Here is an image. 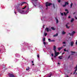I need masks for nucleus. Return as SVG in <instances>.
<instances>
[{"label": "nucleus", "mask_w": 77, "mask_h": 77, "mask_svg": "<svg viewBox=\"0 0 77 77\" xmlns=\"http://www.w3.org/2000/svg\"><path fill=\"white\" fill-rule=\"evenodd\" d=\"M51 5H52V4L51 3H48V2H47L46 3V6L47 8L48 7V6H50Z\"/></svg>", "instance_id": "nucleus-1"}, {"label": "nucleus", "mask_w": 77, "mask_h": 77, "mask_svg": "<svg viewBox=\"0 0 77 77\" xmlns=\"http://www.w3.org/2000/svg\"><path fill=\"white\" fill-rule=\"evenodd\" d=\"M18 12L23 14L24 13V11H21L20 10H18Z\"/></svg>", "instance_id": "nucleus-2"}, {"label": "nucleus", "mask_w": 77, "mask_h": 77, "mask_svg": "<svg viewBox=\"0 0 77 77\" xmlns=\"http://www.w3.org/2000/svg\"><path fill=\"white\" fill-rule=\"evenodd\" d=\"M65 11L66 12H67V13L64 12V15L66 16V15H67V14H68V13H69V12L68 11V9H66L65 10Z\"/></svg>", "instance_id": "nucleus-3"}, {"label": "nucleus", "mask_w": 77, "mask_h": 77, "mask_svg": "<svg viewBox=\"0 0 77 77\" xmlns=\"http://www.w3.org/2000/svg\"><path fill=\"white\" fill-rule=\"evenodd\" d=\"M9 75L10 77H15V76H14V74H9Z\"/></svg>", "instance_id": "nucleus-4"}, {"label": "nucleus", "mask_w": 77, "mask_h": 77, "mask_svg": "<svg viewBox=\"0 0 77 77\" xmlns=\"http://www.w3.org/2000/svg\"><path fill=\"white\" fill-rule=\"evenodd\" d=\"M54 53H55V55H56V56H58V55L59 53V52H57L56 51H55Z\"/></svg>", "instance_id": "nucleus-5"}, {"label": "nucleus", "mask_w": 77, "mask_h": 77, "mask_svg": "<svg viewBox=\"0 0 77 77\" xmlns=\"http://www.w3.org/2000/svg\"><path fill=\"white\" fill-rule=\"evenodd\" d=\"M74 33H75V31H73L72 34H70V33H69V34L70 35V36H72Z\"/></svg>", "instance_id": "nucleus-6"}, {"label": "nucleus", "mask_w": 77, "mask_h": 77, "mask_svg": "<svg viewBox=\"0 0 77 77\" xmlns=\"http://www.w3.org/2000/svg\"><path fill=\"white\" fill-rule=\"evenodd\" d=\"M68 5V2H65V4L63 5V7H65L66 6V5Z\"/></svg>", "instance_id": "nucleus-7"}, {"label": "nucleus", "mask_w": 77, "mask_h": 77, "mask_svg": "<svg viewBox=\"0 0 77 77\" xmlns=\"http://www.w3.org/2000/svg\"><path fill=\"white\" fill-rule=\"evenodd\" d=\"M75 72L73 73L74 74H75V72H76V71H77V65L75 67Z\"/></svg>", "instance_id": "nucleus-8"}, {"label": "nucleus", "mask_w": 77, "mask_h": 77, "mask_svg": "<svg viewBox=\"0 0 77 77\" xmlns=\"http://www.w3.org/2000/svg\"><path fill=\"white\" fill-rule=\"evenodd\" d=\"M56 47L55 46H54L53 50L54 51H56Z\"/></svg>", "instance_id": "nucleus-9"}, {"label": "nucleus", "mask_w": 77, "mask_h": 77, "mask_svg": "<svg viewBox=\"0 0 77 77\" xmlns=\"http://www.w3.org/2000/svg\"><path fill=\"white\" fill-rule=\"evenodd\" d=\"M48 41L49 42H53V41H54V40H51V39L50 38L48 39Z\"/></svg>", "instance_id": "nucleus-10"}, {"label": "nucleus", "mask_w": 77, "mask_h": 77, "mask_svg": "<svg viewBox=\"0 0 77 77\" xmlns=\"http://www.w3.org/2000/svg\"><path fill=\"white\" fill-rule=\"evenodd\" d=\"M73 45H74V42H71V46H73Z\"/></svg>", "instance_id": "nucleus-11"}, {"label": "nucleus", "mask_w": 77, "mask_h": 77, "mask_svg": "<svg viewBox=\"0 0 77 77\" xmlns=\"http://www.w3.org/2000/svg\"><path fill=\"white\" fill-rule=\"evenodd\" d=\"M62 48H63V47H61L60 48H58V49L59 51H60V50H61L62 49Z\"/></svg>", "instance_id": "nucleus-12"}, {"label": "nucleus", "mask_w": 77, "mask_h": 77, "mask_svg": "<svg viewBox=\"0 0 77 77\" xmlns=\"http://www.w3.org/2000/svg\"><path fill=\"white\" fill-rule=\"evenodd\" d=\"M58 35V34L57 33L56 34L54 35H53L54 37H56V36H57Z\"/></svg>", "instance_id": "nucleus-13"}, {"label": "nucleus", "mask_w": 77, "mask_h": 77, "mask_svg": "<svg viewBox=\"0 0 77 77\" xmlns=\"http://www.w3.org/2000/svg\"><path fill=\"white\" fill-rule=\"evenodd\" d=\"M45 30H46V31L48 32L49 31V29H48V28H46Z\"/></svg>", "instance_id": "nucleus-14"}, {"label": "nucleus", "mask_w": 77, "mask_h": 77, "mask_svg": "<svg viewBox=\"0 0 77 77\" xmlns=\"http://www.w3.org/2000/svg\"><path fill=\"white\" fill-rule=\"evenodd\" d=\"M55 19L57 21V23H58V22H59V21L58 20H57V18L56 17Z\"/></svg>", "instance_id": "nucleus-15"}, {"label": "nucleus", "mask_w": 77, "mask_h": 77, "mask_svg": "<svg viewBox=\"0 0 77 77\" xmlns=\"http://www.w3.org/2000/svg\"><path fill=\"white\" fill-rule=\"evenodd\" d=\"M74 19L72 18L71 20V22L72 23V22H73L74 21Z\"/></svg>", "instance_id": "nucleus-16"}, {"label": "nucleus", "mask_w": 77, "mask_h": 77, "mask_svg": "<svg viewBox=\"0 0 77 77\" xmlns=\"http://www.w3.org/2000/svg\"><path fill=\"white\" fill-rule=\"evenodd\" d=\"M59 58L60 59H62V56H61L59 57Z\"/></svg>", "instance_id": "nucleus-17"}, {"label": "nucleus", "mask_w": 77, "mask_h": 77, "mask_svg": "<svg viewBox=\"0 0 77 77\" xmlns=\"http://www.w3.org/2000/svg\"><path fill=\"white\" fill-rule=\"evenodd\" d=\"M24 3H26V4H27V3L26 2H23L22 4L21 5V6H22V5H23V4H24Z\"/></svg>", "instance_id": "nucleus-18"}, {"label": "nucleus", "mask_w": 77, "mask_h": 77, "mask_svg": "<svg viewBox=\"0 0 77 77\" xmlns=\"http://www.w3.org/2000/svg\"><path fill=\"white\" fill-rule=\"evenodd\" d=\"M66 33V32H64V31H63L62 32L63 35H64V34H65Z\"/></svg>", "instance_id": "nucleus-19"}, {"label": "nucleus", "mask_w": 77, "mask_h": 77, "mask_svg": "<svg viewBox=\"0 0 77 77\" xmlns=\"http://www.w3.org/2000/svg\"><path fill=\"white\" fill-rule=\"evenodd\" d=\"M71 53H72V54L73 55L74 53H75V52H72V51H71Z\"/></svg>", "instance_id": "nucleus-20"}, {"label": "nucleus", "mask_w": 77, "mask_h": 77, "mask_svg": "<svg viewBox=\"0 0 77 77\" xmlns=\"http://www.w3.org/2000/svg\"><path fill=\"white\" fill-rule=\"evenodd\" d=\"M51 29L53 30H55V29H54V27H51Z\"/></svg>", "instance_id": "nucleus-21"}, {"label": "nucleus", "mask_w": 77, "mask_h": 77, "mask_svg": "<svg viewBox=\"0 0 77 77\" xmlns=\"http://www.w3.org/2000/svg\"><path fill=\"white\" fill-rule=\"evenodd\" d=\"M66 27L67 29H69V27L67 25H66Z\"/></svg>", "instance_id": "nucleus-22"}, {"label": "nucleus", "mask_w": 77, "mask_h": 77, "mask_svg": "<svg viewBox=\"0 0 77 77\" xmlns=\"http://www.w3.org/2000/svg\"><path fill=\"white\" fill-rule=\"evenodd\" d=\"M29 69V67H28L26 69V71H28Z\"/></svg>", "instance_id": "nucleus-23"}, {"label": "nucleus", "mask_w": 77, "mask_h": 77, "mask_svg": "<svg viewBox=\"0 0 77 77\" xmlns=\"http://www.w3.org/2000/svg\"><path fill=\"white\" fill-rule=\"evenodd\" d=\"M72 3H71V4L70 5V6H71V8H72Z\"/></svg>", "instance_id": "nucleus-24"}, {"label": "nucleus", "mask_w": 77, "mask_h": 77, "mask_svg": "<svg viewBox=\"0 0 77 77\" xmlns=\"http://www.w3.org/2000/svg\"><path fill=\"white\" fill-rule=\"evenodd\" d=\"M45 41V38H44L43 39V42H44Z\"/></svg>", "instance_id": "nucleus-25"}, {"label": "nucleus", "mask_w": 77, "mask_h": 77, "mask_svg": "<svg viewBox=\"0 0 77 77\" xmlns=\"http://www.w3.org/2000/svg\"><path fill=\"white\" fill-rule=\"evenodd\" d=\"M45 34V36H46L47 35V33H45L44 34Z\"/></svg>", "instance_id": "nucleus-26"}, {"label": "nucleus", "mask_w": 77, "mask_h": 77, "mask_svg": "<svg viewBox=\"0 0 77 77\" xmlns=\"http://www.w3.org/2000/svg\"><path fill=\"white\" fill-rule=\"evenodd\" d=\"M26 6H25L24 7V8H22V9H25V8H26Z\"/></svg>", "instance_id": "nucleus-27"}, {"label": "nucleus", "mask_w": 77, "mask_h": 77, "mask_svg": "<svg viewBox=\"0 0 77 77\" xmlns=\"http://www.w3.org/2000/svg\"><path fill=\"white\" fill-rule=\"evenodd\" d=\"M43 43L44 45H45V44H46V43L45 42H44Z\"/></svg>", "instance_id": "nucleus-28"}, {"label": "nucleus", "mask_w": 77, "mask_h": 77, "mask_svg": "<svg viewBox=\"0 0 77 77\" xmlns=\"http://www.w3.org/2000/svg\"><path fill=\"white\" fill-rule=\"evenodd\" d=\"M51 75H52V74H50V76H48V77H51Z\"/></svg>", "instance_id": "nucleus-29"}, {"label": "nucleus", "mask_w": 77, "mask_h": 77, "mask_svg": "<svg viewBox=\"0 0 77 77\" xmlns=\"http://www.w3.org/2000/svg\"><path fill=\"white\" fill-rule=\"evenodd\" d=\"M37 57L38 58L39 57V55L38 54L37 55Z\"/></svg>", "instance_id": "nucleus-30"}, {"label": "nucleus", "mask_w": 77, "mask_h": 77, "mask_svg": "<svg viewBox=\"0 0 77 77\" xmlns=\"http://www.w3.org/2000/svg\"><path fill=\"white\" fill-rule=\"evenodd\" d=\"M61 15H63V13H61Z\"/></svg>", "instance_id": "nucleus-31"}, {"label": "nucleus", "mask_w": 77, "mask_h": 77, "mask_svg": "<svg viewBox=\"0 0 77 77\" xmlns=\"http://www.w3.org/2000/svg\"><path fill=\"white\" fill-rule=\"evenodd\" d=\"M63 44H66V43L65 42H63Z\"/></svg>", "instance_id": "nucleus-32"}, {"label": "nucleus", "mask_w": 77, "mask_h": 77, "mask_svg": "<svg viewBox=\"0 0 77 77\" xmlns=\"http://www.w3.org/2000/svg\"><path fill=\"white\" fill-rule=\"evenodd\" d=\"M64 51H66V49H64Z\"/></svg>", "instance_id": "nucleus-33"}, {"label": "nucleus", "mask_w": 77, "mask_h": 77, "mask_svg": "<svg viewBox=\"0 0 77 77\" xmlns=\"http://www.w3.org/2000/svg\"><path fill=\"white\" fill-rule=\"evenodd\" d=\"M75 19H76V20H77V17H75Z\"/></svg>", "instance_id": "nucleus-34"}, {"label": "nucleus", "mask_w": 77, "mask_h": 77, "mask_svg": "<svg viewBox=\"0 0 77 77\" xmlns=\"http://www.w3.org/2000/svg\"><path fill=\"white\" fill-rule=\"evenodd\" d=\"M53 5L54 8H54H55V7H54V4H53Z\"/></svg>", "instance_id": "nucleus-35"}, {"label": "nucleus", "mask_w": 77, "mask_h": 77, "mask_svg": "<svg viewBox=\"0 0 77 77\" xmlns=\"http://www.w3.org/2000/svg\"><path fill=\"white\" fill-rule=\"evenodd\" d=\"M51 56H52V57H53V54H51Z\"/></svg>", "instance_id": "nucleus-36"}, {"label": "nucleus", "mask_w": 77, "mask_h": 77, "mask_svg": "<svg viewBox=\"0 0 77 77\" xmlns=\"http://www.w3.org/2000/svg\"><path fill=\"white\" fill-rule=\"evenodd\" d=\"M58 2H59V3H60V0H59L58 1Z\"/></svg>", "instance_id": "nucleus-37"}, {"label": "nucleus", "mask_w": 77, "mask_h": 77, "mask_svg": "<svg viewBox=\"0 0 77 77\" xmlns=\"http://www.w3.org/2000/svg\"><path fill=\"white\" fill-rule=\"evenodd\" d=\"M76 45H77V40L76 41Z\"/></svg>", "instance_id": "nucleus-38"}, {"label": "nucleus", "mask_w": 77, "mask_h": 77, "mask_svg": "<svg viewBox=\"0 0 77 77\" xmlns=\"http://www.w3.org/2000/svg\"><path fill=\"white\" fill-rule=\"evenodd\" d=\"M56 56H56V55H55L54 56V57H56Z\"/></svg>", "instance_id": "nucleus-39"}, {"label": "nucleus", "mask_w": 77, "mask_h": 77, "mask_svg": "<svg viewBox=\"0 0 77 77\" xmlns=\"http://www.w3.org/2000/svg\"><path fill=\"white\" fill-rule=\"evenodd\" d=\"M69 18H70V16H69L68 17Z\"/></svg>", "instance_id": "nucleus-40"}, {"label": "nucleus", "mask_w": 77, "mask_h": 77, "mask_svg": "<svg viewBox=\"0 0 77 77\" xmlns=\"http://www.w3.org/2000/svg\"><path fill=\"white\" fill-rule=\"evenodd\" d=\"M58 65H60V63H58Z\"/></svg>", "instance_id": "nucleus-41"}, {"label": "nucleus", "mask_w": 77, "mask_h": 77, "mask_svg": "<svg viewBox=\"0 0 77 77\" xmlns=\"http://www.w3.org/2000/svg\"><path fill=\"white\" fill-rule=\"evenodd\" d=\"M65 53L63 52V53L62 54H64Z\"/></svg>", "instance_id": "nucleus-42"}, {"label": "nucleus", "mask_w": 77, "mask_h": 77, "mask_svg": "<svg viewBox=\"0 0 77 77\" xmlns=\"http://www.w3.org/2000/svg\"><path fill=\"white\" fill-rule=\"evenodd\" d=\"M20 4H18V6H20Z\"/></svg>", "instance_id": "nucleus-43"}, {"label": "nucleus", "mask_w": 77, "mask_h": 77, "mask_svg": "<svg viewBox=\"0 0 77 77\" xmlns=\"http://www.w3.org/2000/svg\"><path fill=\"white\" fill-rule=\"evenodd\" d=\"M14 13L15 14H16V12H15V11H14Z\"/></svg>", "instance_id": "nucleus-44"}, {"label": "nucleus", "mask_w": 77, "mask_h": 77, "mask_svg": "<svg viewBox=\"0 0 77 77\" xmlns=\"http://www.w3.org/2000/svg\"><path fill=\"white\" fill-rule=\"evenodd\" d=\"M75 14V12H74V13H73V14L74 15V14Z\"/></svg>", "instance_id": "nucleus-45"}, {"label": "nucleus", "mask_w": 77, "mask_h": 77, "mask_svg": "<svg viewBox=\"0 0 77 77\" xmlns=\"http://www.w3.org/2000/svg\"><path fill=\"white\" fill-rule=\"evenodd\" d=\"M69 57H70V56H69L68 57L69 58Z\"/></svg>", "instance_id": "nucleus-46"}, {"label": "nucleus", "mask_w": 77, "mask_h": 77, "mask_svg": "<svg viewBox=\"0 0 77 77\" xmlns=\"http://www.w3.org/2000/svg\"><path fill=\"white\" fill-rule=\"evenodd\" d=\"M51 59H52V60H53V58H51Z\"/></svg>", "instance_id": "nucleus-47"}, {"label": "nucleus", "mask_w": 77, "mask_h": 77, "mask_svg": "<svg viewBox=\"0 0 77 77\" xmlns=\"http://www.w3.org/2000/svg\"><path fill=\"white\" fill-rule=\"evenodd\" d=\"M32 63H33V61H32Z\"/></svg>", "instance_id": "nucleus-48"}, {"label": "nucleus", "mask_w": 77, "mask_h": 77, "mask_svg": "<svg viewBox=\"0 0 77 77\" xmlns=\"http://www.w3.org/2000/svg\"><path fill=\"white\" fill-rule=\"evenodd\" d=\"M67 51V52H68V50H67V51Z\"/></svg>", "instance_id": "nucleus-49"}, {"label": "nucleus", "mask_w": 77, "mask_h": 77, "mask_svg": "<svg viewBox=\"0 0 77 77\" xmlns=\"http://www.w3.org/2000/svg\"><path fill=\"white\" fill-rule=\"evenodd\" d=\"M64 46H65H65H66V45H64Z\"/></svg>", "instance_id": "nucleus-50"}, {"label": "nucleus", "mask_w": 77, "mask_h": 77, "mask_svg": "<svg viewBox=\"0 0 77 77\" xmlns=\"http://www.w3.org/2000/svg\"><path fill=\"white\" fill-rule=\"evenodd\" d=\"M35 1H38V0H35Z\"/></svg>", "instance_id": "nucleus-51"}, {"label": "nucleus", "mask_w": 77, "mask_h": 77, "mask_svg": "<svg viewBox=\"0 0 77 77\" xmlns=\"http://www.w3.org/2000/svg\"><path fill=\"white\" fill-rule=\"evenodd\" d=\"M32 65H34V64H32Z\"/></svg>", "instance_id": "nucleus-52"}, {"label": "nucleus", "mask_w": 77, "mask_h": 77, "mask_svg": "<svg viewBox=\"0 0 77 77\" xmlns=\"http://www.w3.org/2000/svg\"><path fill=\"white\" fill-rule=\"evenodd\" d=\"M27 5L28 6H29V4H27Z\"/></svg>", "instance_id": "nucleus-53"}, {"label": "nucleus", "mask_w": 77, "mask_h": 77, "mask_svg": "<svg viewBox=\"0 0 77 77\" xmlns=\"http://www.w3.org/2000/svg\"><path fill=\"white\" fill-rule=\"evenodd\" d=\"M4 68H5V66H4Z\"/></svg>", "instance_id": "nucleus-54"}, {"label": "nucleus", "mask_w": 77, "mask_h": 77, "mask_svg": "<svg viewBox=\"0 0 77 77\" xmlns=\"http://www.w3.org/2000/svg\"><path fill=\"white\" fill-rule=\"evenodd\" d=\"M43 28H44V26H43Z\"/></svg>", "instance_id": "nucleus-55"}]
</instances>
